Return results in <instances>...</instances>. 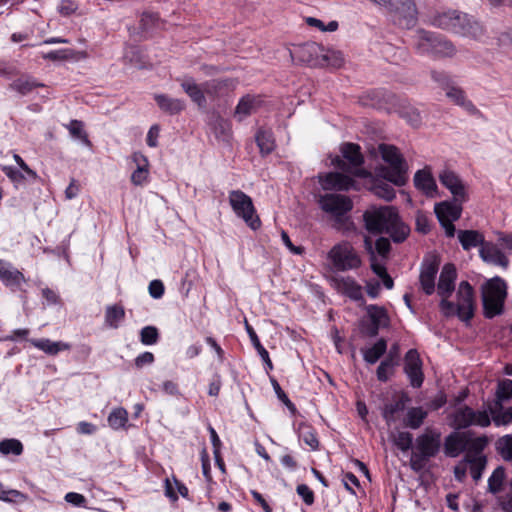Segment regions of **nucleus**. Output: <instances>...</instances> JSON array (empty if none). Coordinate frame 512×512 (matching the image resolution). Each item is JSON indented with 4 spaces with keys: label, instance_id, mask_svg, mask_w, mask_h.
<instances>
[{
    "label": "nucleus",
    "instance_id": "obj_1",
    "mask_svg": "<svg viewBox=\"0 0 512 512\" xmlns=\"http://www.w3.org/2000/svg\"><path fill=\"white\" fill-rule=\"evenodd\" d=\"M427 22L438 29L474 40H481L485 35L484 26L474 16L460 10L436 12Z\"/></svg>",
    "mask_w": 512,
    "mask_h": 512
},
{
    "label": "nucleus",
    "instance_id": "obj_2",
    "mask_svg": "<svg viewBox=\"0 0 512 512\" xmlns=\"http://www.w3.org/2000/svg\"><path fill=\"white\" fill-rule=\"evenodd\" d=\"M365 228L371 233L389 234L396 243L403 242L410 229L404 224L393 206L373 207L363 214Z\"/></svg>",
    "mask_w": 512,
    "mask_h": 512
},
{
    "label": "nucleus",
    "instance_id": "obj_3",
    "mask_svg": "<svg viewBox=\"0 0 512 512\" xmlns=\"http://www.w3.org/2000/svg\"><path fill=\"white\" fill-rule=\"evenodd\" d=\"M378 150L383 161L388 164L377 169L378 176L396 186H404L408 180V165L399 149L394 145L382 143Z\"/></svg>",
    "mask_w": 512,
    "mask_h": 512
},
{
    "label": "nucleus",
    "instance_id": "obj_4",
    "mask_svg": "<svg viewBox=\"0 0 512 512\" xmlns=\"http://www.w3.org/2000/svg\"><path fill=\"white\" fill-rule=\"evenodd\" d=\"M413 45L417 53L431 55L434 58L453 57L457 51L450 40L424 29L416 30L413 36Z\"/></svg>",
    "mask_w": 512,
    "mask_h": 512
},
{
    "label": "nucleus",
    "instance_id": "obj_5",
    "mask_svg": "<svg viewBox=\"0 0 512 512\" xmlns=\"http://www.w3.org/2000/svg\"><path fill=\"white\" fill-rule=\"evenodd\" d=\"M441 444V432L434 428H426L415 440L410 459L411 467L416 471L422 469L428 460L439 453Z\"/></svg>",
    "mask_w": 512,
    "mask_h": 512
},
{
    "label": "nucleus",
    "instance_id": "obj_6",
    "mask_svg": "<svg viewBox=\"0 0 512 512\" xmlns=\"http://www.w3.org/2000/svg\"><path fill=\"white\" fill-rule=\"evenodd\" d=\"M507 296L506 282L495 276L488 280L482 287V302L484 316L493 318L503 312L504 301Z\"/></svg>",
    "mask_w": 512,
    "mask_h": 512
},
{
    "label": "nucleus",
    "instance_id": "obj_7",
    "mask_svg": "<svg viewBox=\"0 0 512 512\" xmlns=\"http://www.w3.org/2000/svg\"><path fill=\"white\" fill-rule=\"evenodd\" d=\"M327 258L331 262L333 269L340 272L357 270L362 266L359 252L347 240L333 245L327 254Z\"/></svg>",
    "mask_w": 512,
    "mask_h": 512
},
{
    "label": "nucleus",
    "instance_id": "obj_8",
    "mask_svg": "<svg viewBox=\"0 0 512 512\" xmlns=\"http://www.w3.org/2000/svg\"><path fill=\"white\" fill-rule=\"evenodd\" d=\"M229 203L235 214L242 218L251 229L256 230L261 226V220L256 214L250 196L241 190H233L229 193Z\"/></svg>",
    "mask_w": 512,
    "mask_h": 512
},
{
    "label": "nucleus",
    "instance_id": "obj_9",
    "mask_svg": "<svg viewBox=\"0 0 512 512\" xmlns=\"http://www.w3.org/2000/svg\"><path fill=\"white\" fill-rule=\"evenodd\" d=\"M463 203L456 202L453 198V201H443L435 205L434 211L437 219L449 238L455 236L456 229L453 222L461 217Z\"/></svg>",
    "mask_w": 512,
    "mask_h": 512
},
{
    "label": "nucleus",
    "instance_id": "obj_10",
    "mask_svg": "<svg viewBox=\"0 0 512 512\" xmlns=\"http://www.w3.org/2000/svg\"><path fill=\"white\" fill-rule=\"evenodd\" d=\"M491 423L487 411H474L468 406L457 409L453 415V425L457 429H464L472 425L487 427Z\"/></svg>",
    "mask_w": 512,
    "mask_h": 512
},
{
    "label": "nucleus",
    "instance_id": "obj_11",
    "mask_svg": "<svg viewBox=\"0 0 512 512\" xmlns=\"http://www.w3.org/2000/svg\"><path fill=\"white\" fill-rule=\"evenodd\" d=\"M319 205L336 219H340L353 208L351 199L341 194H325L320 197Z\"/></svg>",
    "mask_w": 512,
    "mask_h": 512
},
{
    "label": "nucleus",
    "instance_id": "obj_12",
    "mask_svg": "<svg viewBox=\"0 0 512 512\" xmlns=\"http://www.w3.org/2000/svg\"><path fill=\"white\" fill-rule=\"evenodd\" d=\"M322 51V45L316 42H307L296 46L292 51H290V55L292 59L300 63L319 67L324 64V62H321Z\"/></svg>",
    "mask_w": 512,
    "mask_h": 512
},
{
    "label": "nucleus",
    "instance_id": "obj_13",
    "mask_svg": "<svg viewBox=\"0 0 512 512\" xmlns=\"http://www.w3.org/2000/svg\"><path fill=\"white\" fill-rule=\"evenodd\" d=\"M392 8L394 22L406 29L414 27L417 23V8L413 0H398Z\"/></svg>",
    "mask_w": 512,
    "mask_h": 512
},
{
    "label": "nucleus",
    "instance_id": "obj_14",
    "mask_svg": "<svg viewBox=\"0 0 512 512\" xmlns=\"http://www.w3.org/2000/svg\"><path fill=\"white\" fill-rule=\"evenodd\" d=\"M457 316L462 321H469L474 316V293L467 281H462L458 287Z\"/></svg>",
    "mask_w": 512,
    "mask_h": 512
},
{
    "label": "nucleus",
    "instance_id": "obj_15",
    "mask_svg": "<svg viewBox=\"0 0 512 512\" xmlns=\"http://www.w3.org/2000/svg\"><path fill=\"white\" fill-rule=\"evenodd\" d=\"M404 371L407 374L412 387H421L424 380V375L422 372V361L417 350L410 349L406 353Z\"/></svg>",
    "mask_w": 512,
    "mask_h": 512
},
{
    "label": "nucleus",
    "instance_id": "obj_16",
    "mask_svg": "<svg viewBox=\"0 0 512 512\" xmlns=\"http://www.w3.org/2000/svg\"><path fill=\"white\" fill-rule=\"evenodd\" d=\"M439 180L453 195L456 202L467 201V194L462 180L453 171L443 170L439 174Z\"/></svg>",
    "mask_w": 512,
    "mask_h": 512
},
{
    "label": "nucleus",
    "instance_id": "obj_17",
    "mask_svg": "<svg viewBox=\"0 0 512 512\" xmlns=\"http://www.w3.org/2000/svg\"><path fill=\"white\" fill-rule=\"evenodd\" d=\"M479 256L488 264L500 266L504 269L509 266V259L499 247L492 242L486 241L485 244H483V247L479 249Z\"/></svg>",
    "mask_w": 512,
    "mask_h": 512
},
{
    "label": "nucleus",
    "instance_id": "obj_18",
    "mask_svg": "<svg viewBox=\"0 0 512 512\" xmlns=\"http://www.w3.org/2000/svg\"><path fill=\"white\" fill-rule=\"evenodd\" d=\"M439 270V262L437 259H431L424 262L420 272V284L423 291L427 295H431L435 291V279Z\"/></svg>",
    "mask_w": 512,
    "mask_h": 512
},
{
    "label": "nucleus",
    "instance_id": "obj_19",
    "mask_svg": "<svg viewBox=\"0 0 512 512\" xmlns=\"http://www.w3.org/2000/svg\"><path fill=\"white\" fill-rule=\"evenodd\" d=\"M0 280L8 287L19 288L25 282V277L10 262L0 259Z\"/></svg>",
    "mask_w": 512,
    "mask_h": 512
},
{
    "label": "nucleus",
    "instance_id": "obj_20",
    "mask_svg": "<svg viewBox=\"0 0 512 512\" xmlns=\"http://www.w3.org/2000/svg\"><path fill=\"white\" fill-rule=\"evenodd\" d=\"M457 277L456 268L453 264L447 263L443 266L440 273L437 292L440 296H450L455 289V280Z\"/></svg>",
    "mask_w": 512,
    "mask_h": 512
},
{
    "label": "nucleus",
    "instance_id": "obj_21",
    "mask_svg": "<svg viewBox=\"0 0 512 512\" xmlns=\"http://www.w3.org/2000/svg\"><path fill=\"white\" fill-rule=\"evenodd\" d=\"M325 190H349L354 185V180L339 172H330L320 180Z\"/></svg>",
    "mask_w": 512,
    "mask_h": 512
},
{
    "label": "nucleus",
    "instance_id": "obj_22",
    "mask_svg": "<svg viewBox=\"0 0 512 512\" xmlns=\"http://www.w3.org/2000/svg\"><path fill=\"white\" fill-rule=\"evenodd\" d=\"M469 445V439L466 433H451L444 442L445 454L449 457H457Z\"/></svg>",
    "mask_w": 512,
    "mask_h": 512
},
{
    "label": "nucleus",
    "instance_id": "obj_23",
    "mask_svg": "<svg viewBox=\"0 0 512 512\" xmlns=\"http://www.w3.org/2000/svg\"><path fill=\"white\" fill-rule=\"evenodd\" d=\"M181 87L200 108L206 106L204 84L198 85L193 78H185L181 82Z\"/></svg>",
    "mask_w": 512,
    "mask_h": 512
},
{
    "label": "nucleus",
    "instance_id": "obj_24",
    "mask_svg": "<svg viewBox=\"0 0 512 512\" xmlns=\"http://www.w3.org/2000/svg\"><path fill=\"white\" fill-rule=\"evenodd\" d=\"M261 103L262 100L260 96H253L250 94L243 96L236 106L235 117H237L239 121L243 120L254 113Z\"/></svg>",
    "mask_w": 512,
    "mask_h": 512
},
{
    "label": "nucleus",
    "instance_id": "obj_25",
    "mask_svg": "<svg viewBox=\"0 0 512 512\" xmlns=\"http://www.w3.org/2000/svg\"><path fill=\"white\" fill-rule=\"evenodd\" d=\"M416 188L423 191L427 196H433L437 190L436 182L429 169L418 170L414 175Z\"/></svg>",
    "mask_w": 512,
    "mask_h": 512
},
{
    "label": "nucleus",
    "instance_id": "obj_26",
    "mask_svg": "<svg viewBox=\"0 0 512 512\" xmlns=\"http://www.w3.org/2000/svg\"><path fill=\"white\" fill-rule=\"evenodd\" d=\"M459 242L465 251H469L475 247H483L485 244L484 235L477 230H459L458 233Z\"/></svg>",
    "mask_w": 512,
    "mask_h": 512
},
{
    "label": "nucleus",
    "instance_id": "obj_27",
    "mask_svg": "<svg viewBox=\"0 0 512 512\" xmlns=\"http://www.w3.org/2000/svg\"><path fill=\"white\" fill-rule=\"evenodd\" d=\"M464 461L469 465L471 477L474 481H479L487 465L486 456L479 453H466Z\"/></svg>",
    "mask_w": 512,
    "mask_h": 512
},
{
    "label": "nucleus",
    "instance_id": "obj_28",
    "mask_svg": "<svg viewBox=\"0 0 512 512\" xmlns=\"http://www.w3.org/2000/svg\"><path fill=\"white\" fill-rule=\"evenodd\" d=\"M30 343L48 355H57L61 351L70 350L71 345L62 341H51L50 339H31Z\"/></svg>",
    "mask_w": 512,
    "mask_h": 512
},
{
    "label": "nucleus",
    "instance_id": "obj_29",
    "mask_svg": "<svg viewBox=\"0 0 512 512\" xmlns=\"http://www.w3.org/2000/svg\"><path fill=\"white\" fill-rule=\"evenodd\" d=\"M155 101L162 111L170 115L178 114L185 109V102L183 100L171 98L167 95H156Z\"/></svg>",
    "mask_w": 512,
    "mask_h": 512
},
{
    "label": "nucleus",
    "instance_id": "obj_30",
    "mask_svg": "<svg viewBox=\"0 0 512 512\" xmlns=\"http://www.w3.org/2000/svg\"><path fill=\"white\" fill-rule=\"evenodd\" d=\"M407 400L408 398L406 396H402L398 400L384 405L382 408V416L388 426L396 422L398 413L405 409Z\"/></svg>",
    "mask_w": 512,
    "mask_h": 512
},
{
    "label": "nucleus",
    "instance_id": "obj_31",
    "mask_svg": "<svg viewBox=\"0 0 512 512\" xmlns=\"http://www.w3.org/2000/svg\"><path fill=\"white\" fill-rule=\"evenodd\" d=\"M489 413L496 426L508 425L512 423V407L503 411V404L493 402L488 407Z\"/></svg>",
    "mask_w": 512,
    "mask_h": 512
},
{
    "label": "nucleus",
    "instance_id": "obj_32",
    "mask_svg": "<svg viewBox=\"0 0 512 512\" xmlns=\"http://www.w3.org/2000/svg\"><path fill=\"white\" fill-rule=\"evenodd\" d=\"M506 483L507 477L505 468L503 466H498L488 478L487 491L493 495H497L503 491Z\"/></svg>",
    "mask_w": 512,
    "mask_h": 512
},
{
    "label": "nucleus",
    "instance_id": "obj_33",
    "mask_svg": "<svg viewBox=\"0 0 512 512\" xmlns=\"http://www.w3.org/2000/svg\"><path fill=\"white\" fill-rule=\"evenodd\" d=\"M321 62H324V64L320 67L340 68L344 65L345 59L341 51L323 46Z\"/></svg>",
    "mask_w": 512,
    "mask_h": 512
},
{
    "label": "nucleus",
    "instance_id": "obj_34",
    "mask_svg": "<svg viewBox=\"0 0 512 512\" xmlns=\"http://www.w3.org/2000/svg\"><path fill=\"white\" fill-rule=\"evenodd\" d=\"M343 157L353 166L359 167L363 164L364 158L360 151V146L354 143H345L341 147Z\"/></svg>",
    "mask_w": 512,
    "mask_h": 512
},
{
    "label": "nucleus",
    "instance_id": "obj_35",
    "mask_svg": "<svg viewBox=\"0 0 512 512\" xmlns=\"http://www.w3.org/2000/svg\"><path fill=\"white\" fill-rule=\"evenodd\" d=\"M125 318V310L123 306L115 304L106 307L105 324L113 329L119 327L120 322Z\"/></svg>",
    "mask_w": 512,
    "mask_h": 512
},
{
    "label": "nucleus",
    "instance_id": "obj_36",
    "mask_svg": "<svg viewBox=\"0 0 512 512\" xmlns=\"http://www.w3.org/2000/svg\"><path fill=\"white\" fill-rule=\"evenodd\" d=\"M364 248L369 255L372 271L380 278L387 275L388 273H387L386 267L383 263H380L378 261L377 255H375V252L373 249V242L369 237H365V239H364Z\"/></svg>",
    "mask_w": 512,
    "mask_h": 512
},
{
    "label": "nucleus",
    "instance_id": "obj_37",
    "mask_svg": "<svg viewBox=\"0 0 512 512\" xmlns=\"http://www.w3.org/2000/svg\"><path fill=\"white\" fill-rule=\"evenodd\" d=\"M246 330H247V333L250 337V340L252 342V345L254 346V348L257 350L259 356L261 357V359L264 361L265 365H266V370L267 371H270L273 369V363L269 357V353L268 351L262 346V344L260 343V340L256 334V332L254 331V329L246 322Z\"/></svg>",
    "mask_w": 512,
    "mask_h": 512
},
{
    "label": "nucleus",
    "instance_id": "obj_38",
    "mask_svg": "<svg viewBox=\"0 0 512 512\" xmlns=\"http://www.w3.org/2000/svg\"><path fill=\"white\" fill-rule=\"evenodd\" d=\"M427 417V411L422 407H412L407 411L404 425L411 429H418Z\"/></svg>",
    "mask_w": 512,
    "mask_h": 512
},
{
    "label": "nucleus",
    "instance_id": "obj_39",
    "mask_svg": "<svg viewBox=\"0 0 512 512\" xmlns=\"http://www.w3.org/2000/svg\"><path fill=\"white\" fill-rule=\"evenodd\" d=\"M387 343L381 338L371 348L363 351V358L368 364H375L386 352Z\"/></svg>",
    "mask_w": 512,
    "mask_h": 512
},
{
    "label": "nucleus",
    "instance_id": "obj_40",
    "mask_svg": "<svg viewBox=\"0 0 512 512\" xmlns=\"http://www.w3.org/2000/svg\"><path fill=\"white\" fill-rule=\"evenodd\" d=\"M176 490L183 497H186L188 495V488L183 483L178 481L176 477L173 476L172 480L169 478H166L165 479V495L172 501H175L178 499Z\"/></svg>",
    "mask_w": 512,
    "mask_h": 512
},
{
    "label": "nucleus",
    "instance_id": "obj_41",
    "mask_svg": "<svg viewBox=\"0 0 512 512\" xmlns=\"http://www.w3.org/2000/svg\"><path fill=\"white\" fill-rule=\"evenodd\" d=\"M204 84L205 94L211 97H218L224 89L229 88L232 83L229 79H212Z\"/></svg>",
    "mask_w": 512,
    "mask_h": 512
},
{
    "label": "nucleus",
    "instance_id": "obj_42",
    "mask_svg": "<svg viewBox=\"0 0 512 512\" xmlns=\"http://www.w3.org/2000/svg\"><path fill=\"white\" fill-rule=\"evenodd\" d=\"M446 89L447 97L450 98L455 104L463 106L468 111H476V108L473 105V103L466 99L464 92L460 88L449 86V88Z\"/></svg>",
    "mask_w": 512,
    "mask_h": 512
},
{
    "label": "nucleus",
    "instance_id": "obj_43",
    "mask_svg": "<svg viewBox=\"0 0 512 512\" xmlns=\"http://www.w3.org/2000/svg\"><path fill=\"white\" fill-rule=\"evenodd\" d=\"M343 292L353 300L362 299V288L351 277L341 279L339 283Z\"/></svg>",
    "mask_w": 512,
    "mask_h": 512
},
{
    "label": "nucleus",
    "instance_id": "obj_44",
    "mask_svg": "<svg viewBox=\"0 0 512 512\" xmlns=\"http://www.w3.org/2000/svg\"><path fill=\"white\" fill-rule=\"evenodd\" d=\"M368 315L372 321V329L371 335H376L378 333L379 326L383 324L384 320H386V312L383 308H380L376 305H370L367 308Z\"/></svg>",
    "mask_w": 512,
    "mask_h": 512
},
{
    "label": "nucleus",
    "instance_id": "obj_45",
    "mask_svg": "<svg viewBox=\"0 0 512 512\" xmlns=\"http://www.w3.org/2000/svg\"><path fill=\"white\" fill-rule=\"evenodd\" d=\"M395 365L396 362L394 361L391 352L383 361H381L380 365L378 366L376 371L377 379L381 382L388 381L389 377L393 374V368Z\"/></svg>",
    "mask_w": 512,
    "mask_h": 512
},
{
    "label": "nucleus",
    "instance_id": "obj_46",
    "mask_svg": "<svg viewBox=\"0 0 512 512\" xmlns=\"http://www.w3.org/2000/svg\"><path fill=\"white\" fill-rule=\"evenodd\" d=\"M496 450L499 455L507 462L512 463V436L505 435L500 437L496 443Z\"/></svg>",
    "mask_w": 512,
    "mask_h": 512
},
{
    "label": "nucleus",
    "instance_id": "obj_47",
    "mask_svg": "<svg viewBox=\"0 0 512 512\" xmlns=\"http://www.w3.org/2000/svg\"><path fill=\"white\" fill-rule=\"evenodd\" d=\"M71 136L75 139H79L84 145L91 147L92 143L88 138L84 125L79 120H71L67 126Z\"/></svg>",
    "mask_w": 512,
    "mask_h": 512
},
{
    "label": "nucleus",
    "instance_id": "obj_48",
    "mask_svg": "<svg viewBox=\"0 0 512 512\" xmlns=\"http://www.w3.org/2000/svg\"><path fill=\"white\" fill-rule=\"evenodd\" d=\"M256 142L263 154H269L274 149V139L271 132L259 130L256 134Z\"/></svg>",
    "mask_w": 512,
    "mask_h": 512
},
{
    "label": "nucleus",
    "instance_id": "obj_49",
    "mask_svg": "<svg viewBox=\"0 0 512 512\" xmlns=\"http://www.w3.org/2000/svg\"><path fill=\"white\" fill-rule=\"evenodd\" d=\"M128 421V413L124 408L113 410L108 416V423L113 429L123 428Z\"/></svg>",
    "mask_w": 512,
    "mask_h": 512
},
{
    "label": "nucleus",
    "instance_id": "obj_50",
    "mask_svg": "<svg viewBox=\"0 0 512 512\" xmlns=\"http://www.w3.org/2000/svg\"><path fill=\"white\" fill-rule=\"evenodd\" d=\"M23 452V445L17 439H4L0 442V453L3 455L13 454L21 455Z\"/></svg>",
    "mask_w": 512,
    "mask_h": 512
},
{
    "label": "nucleus",
    "instance_id": "obj_51",
    "mask_svg": "<svg viewBox=\"0 0 512 512\" xmlns=\"http://www.w3.org/2000/svg\"><path fill=\"white\" fill-rule=\"evenodd\" d=\"M512 397V380L504 379L498 383L496 390V399L494 402L503 404L504 401Z\"/></svg>",
    "mask_w": 512,
    "mask_h": 512
},
{
    "label": "nucleus",
    "instance_id": "obj_52",
    "mask_svg": "<svg viewBox=\"0 0 512 512\" xmlns=\"http://www.w3.org/2000/svg\"><path fill=\"white\" fill-rule=\"evenodd\" d=\"M393 443L403 452L413 447V435L406 431L397 432L393 436Z\"/></svg>",
    "mask_w": 512,
    "mask_h": 512
},
{
    "label": "nucleus",
    "instance_id": "obj_53",
    "mask_svg": "<svg viewBox=\"0 0 512 512\" xmlns=\"http://www.w3.org/2000/svg\"><path fill=\"white\" fill-rule=\"evenodd\" d=\"M159 340V332L155 326H145L140 331V341L144 345H154Z\"/></svg>",
    "mask_w": 512,
    "mask_h": 512
},
{
    "label": "nucleus",
    "instance_id": "obj_54",
    "mask_svg": "<svg viewBox=\"0 0 512 512\" xmlns=\"http://www.w3.org/2000/svg\"><path fill=\"white\" fill-rule=\"evenodd\" d=\"M373 191L375 195L387 201H391L393 198H395L394 188L390 184L383 181L375 183L373 186Z\"/></svg>",
    "mask_w": 512,
    "mask_h": 512
},
{
    "label": "nucleus",
    "instance_id": "obj_55",
    "mask_svg": "<svg viewBox=\"0 0 512 512\" xmlns=\"http://www.w3.org/2000/svg\"><path fill=\"white\" fill-rule=\"evenodd\" d=\"M2 171L10 179V181L15 184V186L22 184L26 181V176L23 173V171H20L15 167L3 166Z\"/></svg>",
    "mask_w": 512,
    "mask_h": 512
},
{
    "label": "nucleus",
    "instance_id": "obj_56",
    "mask_svg": "<svg viewBox=\"0 0 512 512\" xmlns=\"http://www.w3.org/2000/svg\"><path fill=\"white\" fill-rule=\"evenodd\" d=\"M37 84L29 79H17L12 84L11 87L18 91L21 94H27L32 91Z\"/></svg>",
    "mask_w": 512,
    "mask_h": 512
},
{
    "label": "nucleus",
    "instance_id": "obj_57",
    "mask_svg": "<svg viewBox=\"0 0 512 512\" xmlns=\"http://www.w3.org/2000/svg\"><path fill=\"white\" fill-rule=\"evenodd\" d=\"M25 495L16 490H5L4 486L0 483V499L9 502H18L25 499Z\"/></svg>",
    "mask_w": 512,
    "mask_h": 512
},
{
    "label": "nucleus",
    "instance_id": "obj_58",
    "mask_svg": "<svg viewBox=\"0 0 512 512\" xmlns=\"http://www.w3.org/2000/svg\"><path fill=\"white\" fill-rule=\"evenodd\" d=\"M375 255L378 254L382 258H387L391 249L390 241L387 238L380 237L373 246Z\"/></svg>",
    "mask_w": 512,
    "mask_h": 512
},
{
    "label": "nucleus",
    "instance_id": "obj_59",
    "mask_svg": "<svg viewBox=\"0 0 512 512\" xmlns=\"http://www.w3.org/2000/svg\"><path fill=\"white\" fill-rule=\"evenodd\" d=\"M442 300L440 302V309L442 313L449 317L457 315V303L454 304L453 302L449 301L448 298L450 296H441Z\"/></svg>",
    "mask_w": 512,
    "mask_h": 512
},
{
    "label": "nucleus",
    "instance_id": "obj_60",
    "mask_svg": "<svg viewBox=\"0 0 512 512\" xmlns=\"http://www.w3.org/2000/svg\"><path fill=\"white\" fill-rule=\"evenodd\" d=\"M148 175H149L148 168H143V169L136 168V170H134L131 175V182L136 186L143 185L147 181Z\"/></svg>",
    "mask_w": 512,
    "mask_h": 512
},
{
    "label": "nucleus",
    "instance_id": "obj_61",
    "mask_svg": "<svg viewBox=\"0 0 512 512\" xmlns=\"http://www.w3.org/2000/svg\"><path fill=\"white\" fill-rule=\"evenodd\" d=\"M297 493L302 497L306 504L311 505L314 502V493L307 485H298Z\"/></svg>",
    "mask_w": 512,
    "mask_h": 512
},
{
    "label": "nucleus",
    "instance_id": "obj_62",
    "mask_svg": "<svg viewBox=\"0 0 512 512\" xmlns=\"http://www.w3.org/2000/svg\"><path fill=\"white\" fill-rule=\"evenodd\" d=\"M155 358L153 353L151 352H143L142 354L138 355L135 360L134 364L137 368H142L145 365H150L154 362Z\"/></svg>",
    "mask_w": 512,
    "mask_h": 512
},
{
    "label": "nucleus",
    "instance_id": "obj_63",
    "mask_svg": "<svg viewBox=\"0 0 512 512\" xmlns=\"http://www.w3.org/2000/svg\"><path fill=\"white\" fill-rule=\"evenodd\" d=\"M302 439L306 445H308L312 450H317L319 447V441L317 439L316 434L308 429L306 432H303Z\"/></svg>",
    "mask_w": 512,
    "mask_h": 512
},
{
    "label": "nucleus",
    "instance_id": "obj_64",
    "mask_svg": "<svg viewBox=\"0 0 512 512\" xmlns=\"http://www.w3.org/2000/svg\"><path fill=\"white\" fill-rule=\"evenodd\" d=\"M149 293L151 297L158 299L164 294V285L160 280H153L149 284Z\"/></svg>",
    "mask_w": 512,
    "mask_h": 512
}]
</instances>
